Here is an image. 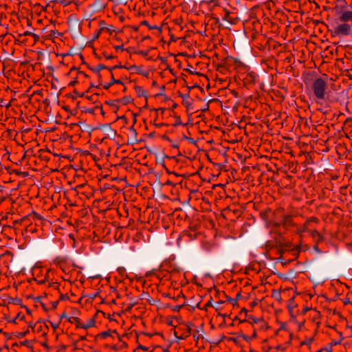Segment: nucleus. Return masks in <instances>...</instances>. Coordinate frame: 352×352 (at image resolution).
Wrapping results in <instances>:
<instances>
[{"mask_svg":"<svg viewBox=\"0 0 352 352\" xmlns=\"http://www.w3.org/2000/svg\"><path fill=\"white\" fill-rule=\"evenodd\" d=\"M191 333V328L187 325L185 327V331L181 336V339H185L188 337Z\"/></svg>","mask_w":352,"mask_h":352,"instance_id":"obj_9","label":"nucleus"},{"mask_svg":"<svg viewBox=\"0 0 352 352\" xmlns=\"http://www.w3.org/2000/svg\"><path fill=\"white\" fill-rule=\"evenodd\" d=\"M339 20L341 22L352 23V7L350 10L342 11L339 16Z\"/></svg>","mask_w":352,"mask_h":352,"instance_id":"obj_4","label":"nucleus"},{"mask_svg":"<svg viewBox=\"0 0 352 352\" xmlns=\"http://www.w3.org/2000/svg\"><path fill=\"white\" fill-rule=\"evenodd\" d=\"M95 325V320L94 319H90L87 323L82 324L80 326L81 328L84 329H87L90 327H92Z\"/></svg>","mask_w":352,"mask_h":352,"instance_id":"obj_8","label":"nucleus"},{"mask_svg":"<svg viewBox=\"0 0 352 352\" xmlns=\"http://www.w3.org/2000/svg\"><path fill=\"white\" fill-rule=\"evenodd\" d=\"M351 32V25L348 23L338 25L334 29V33L339 36H348Z\"/></svg>","mask_w":352,"mask_h":352,"instance_id":"obj_3","label":"nucleus"},{"mask_svg":"<svg viewBox=\"0 0 352 352\" xmlns=\"http://www.w3.org/2000/svg\"><path fill=\"white\" fill-rule=\"evenodd\" d=\"M131 69H135V71H136L137 72H138V73H141V72H140V68H139V67H138L133 66V67H131Z\"/></svg>","mask_w":352,"mask_h":352,"instance_id":"obj_16","label":"nucleus"},{"mask_svg":"<svg viewBox=\"0 0 352 352\" xmlns=\"http://www.w3.org/2000/svg\"><path fill=\"white\" fill-rule=\"evenodd\" d=\"M181 308V306L179 305H177V306H175L173 309V311H178Z\"/></svg>","mask_w":352,"mask_h":352,"instance_id":"obj_17","label":"nucleus"},{"mask_svg":"<svg viewBox=\"0 0 352 352\" xmlns=\"http://www.w3.org/2000/svg\"><path fill=\"white\" fill-rule=\"evenodd\" d=\"M229 14L230 13L228 11H226V16L223 18L224 21H227V17L229 16Z\"/></svg>","mask_w":352,"mask_h":352,"instance_id":"obj_19","label":"nucleus"},{"mask_svg":"<svg viewBox=\"0 0 352 352\" xmlns=\"http://www.w3.org/2000/svg\"><path fill=\"white\" fill-rule=\"evenodd\" d=\"M131 129L133 131V132L136 134L135 130L133 129V127H131Z\"/></svg>","mask_w":352,"mask_h":352,"instance_id":"obj_27","label":"nucleus"},{"mask_svg":"<svg viewBox=\"0 0 352 352\" xmlns=\"http://www.w3.org/2000/svg\"><path fill=\"white\" fill-rule=\"evenodd\" d=\"M253 321L254 322H258V319H256V318H252Z\"/></svg>","mask_w":352,"mask_h":352,"instance_id":"obj_25","label":"nucleus"},{"mask_svg":"<svg viewBox=\"0 0 352 352\" xmlns=\"http://www.w3.org/2000/svg\"><path fill=\"white\" fill-rule=\"evenodd\" d=\"M209 3H214V6L217 5V0H210Z\"/></svg>","mask_w":352,"mask_h":352,"instance_id":"obj_21","label":"nucleus"},{"mask_svg":"<svg viewBox=\"0 0 352 352\" xmlns=\"http://www.w3.org/2000/svg\"><path fill=\"white\" fill-rule=\"evenodd\" d=\"M190 142H195V140L192 138H188Z\"/></svg>","mask_w":352,"mask_h":352,"instance_id":"obj_24","label":"nucleus"},{"mask_svg":"<svg viewBox=\"0 0 352 352\" xmlns=\"http://www.w3.org/2000/svg\"><path fill=\"white\" fill-rule=\"evenodd\" d=\"M311 89L318 102L326 100L328 89L326 79L322 78L315 79L312 83Z\"/></svg>","mask_w":352,"mask_h":352,"instance_id":"obj_1","label":"nucleus"},{"mask_svg":"<svg viewBox=\"0 0 352 352\" xmlns=\"http://www.w3.org/2000/svg\"><path fill=\"white\" fill-rule=\"evenodd\" d=\"M23 36H32L34 38L35 41H37L39 38L38 35H36L34 33L29 32V31H25L23 33Z\"/></svg>","mask_w":352,"mask_h":352,"instance_id":"obj_10","label":"nucleus"},{"mask_svg":"<svg viewBox=\"0 0 352 352\" xmlns=\"http://www.w3.org/2000/svg\"><path fill=\"white\" fill-rule=\"evenodd\" d=\"M104 68H105V66H104V65L100 64V65H98L96 67V71L99 72V71H100L101 69H104Z\"/></svg>","mask_w":352,"mask_h":352,"instance_id":"obj_13","label":"nucleus"},{"mask_svg":"<svg viewBox=\"0 0 352 352\" xmlns=\"http://www.w3.org/2000/svg\"><path fill=\"white\" fill-rule=\"evenodd\" d=\"M142 24L145 25H148V22H147L146 21H144L142 23Z\"/></svg>","mask_w":352,"mask_h":352,"instance_id":"obj_22","label":"nucleus"},{"mask_svg":"<svg viewBox=\"0 0 352 352\" xmlns=\"http://www.w3.org/2000/svg\"><path fill=\"white\" fill-rule=\"evenodd\" d=\"M113 101L107 102V104H113Z\"/></svg>","mask_w":352,"mask_h":352,"instance_id":"obj_26","label":"nucleus"},{"mask_svg":"<svg viewBox=\"0 0 352 352\" xmlns=\"http://www.w3.org/2000/svg\"><path fill=\"white\" fill-rule=\"evenodd\" d=\"M118 66H114L113 68L110 69L109 70L111 71L113 69L117 68Z\"/></svg>","mask_w":352,"mask_h":352,"instance_id":"obj_31","label":"nucleus"},{"mask_svg":"<svg viewBox=\"0 0 352 352\" xmlns=\"http://www.w3.org/2000/svg\"><path fill=\"white\" fill-rule=\"evenodd\" d=\"M112 85V82L107 83L104 85L105 89H108Z\"/></svg>","mask_w":352,"mask_h":352,"instance_id":"obj_14","label":"nucleus"},{"mask_svg":"<svg viewBox=\"0 0 352 352\" xmlns=\"http://www.w3.org/2000/svg\"><path fill=\"white\" fill-rule=\"evenodd\" d=\"M272 297L277 301L278 303H281L282 302V297H281V292L280 290H272Z\"/></svg>","mask_w":352,"mask_h":352,"instance_id":"obj_7","label":"nucleus"},{"mask_svg":"<svg viewBox=\"0 0 352 352\" xmlns=\"http://www.w3.org/2000/svg\"><path fill=\"white\" fill-rule=\"evenodd\" d=\"M313 338H307L305 340L302 341L301 342V344L302 345H307V346H309L311 344L312 342H313Z\"/></svg>","mask_w":352,"mask_h":352,"instance_id":"obj_11","label":"nucleus"},{"mask_svg":"<svg viewBox=\"0 0 352 352\" xmlns=\"http://www.w3.org/2000/svg\"><path fill=\"white\" fill-rule=\"evenodd\" d=\"M111 82H112V85L113 83H117V84H122V81L120 80H116L114 79L113 76H112V78H111Z\"/></svg>","mask_w":352,"mask_h":352,"instance_id":"obj_12","label":"nucleus"},{"mask_svg":"<svg viewBox=\"0 0 352 352\" xmlns=\"http://www.w3.org/2000/svg\"><path fill=\"white\" fill-rule=\"evenodd\" d=\"M319 223V219L315 217H311L307 219L305 223L297 229V233L302 236V234L305 232H310V228L313 227V224H318Z\"/></svg>","mask_w":352,"mask_h":352,"instance_id":"obj_2","label":"nucleus"},{"mask_svg":"<svg viewBox=\"0 0 352 352\" xmlns=\"http://www.w3.org/2000/svg\"><path fill=\"white\" fill-rule=\"evenodd\" d=\"M310 235L317 243L323 241V236L316 230H310Z\"/></svg>","mask_w":352,"mask_h":352,"instance_id":"obj_6","label":"nucleus"},{"mask_svg":"<svg viewBox=\"0 0 352 352\" xmlns=\"http://www.w3.org/2000/svg\"><path fill=\"white\" fill-rule=\"evenodd\" d=\"M282 224L285 228L292 226L293 225L292 216L289 215V214L284 215L282 219Z\"/></svg>","mask_w":352,"mask_h":352,"instance_id":"obj_5","label":"nucleus"},{"mask_svg":"<svg viewBox=\"0 0 352 352\" xmlns=\"http://www.w3.org/2000/svg\"><path fill=\"white\" fill-rule=\"evenodd\" d=\"M81 340H85V336H81L80 338Z\"/></svg>","mask_w":352,"mask_h":352,"instance_id":"obj_28","label":"nucleus"},{"mask_svg":"<svg viewBox=\"0 0 352 352\" xmlns=\"http://www.w3.org/2000/svg\"><path fill=\"white\" fill-rule=\"evenodd\" d=\"M109 335V333L108 332H107V331H104V332L102 333V336L103 337H107Z\"/></svg>","mask_w":352,"mask_h":352,"instance_id":"obj_20","label":"nucleus"},{"mask_svg":"<svg viewBox=\"0 0 352 352\" xmlns=\"http://www.w3.org/2000/svg\"><path fill=\"white\" fill-rule=\"evenodd\" d=\"M114 47H115V49H116V50H123V46H122V45H116V46H115Z\"/></svg>","mask_w":352,"mask_h":352,"instance_id":"obj_15","label":"nucleus"},{"mask_svg":"<svg viewBox=\"0 0 352 352\" xmlns=\"http://www.w3.org/2000/svg\"><path fill=\"white\" fill-rule=\"evenodd\" d=\"M246 76H254V74H252V73H249L246 75Z\"/></svg>","mask_w":352,"mask_h":352,"instance_id":"obj_23","label":"nucleus"},{"mask_svg":"<svg viewBox=\"0 0 352 352\" xmlns=\"http://www.w3.org/2000/svg\"><path fill=\"white\" fill-rule=\"evenodd\" d=\"M104 57H105L107 59H111V58H113V56H112V55H106V54H104Z\"/></svg>","mask_w":352,"mask_h":352,"instance_id":"obj_18","label":"nucleus"},{"mask_svg":"<svg viewBox=\"0 0 352 352\" xmlns=\"http://www.w3.org/2000/svg\"><path fill=\"white\" fill-rule=\"evenodd\" d=\"M52 33L55 35L56 33H58L57 32H55V31H52Z\"/></svg>","mask_w":352,"mask_h":352,"instance_id":"obj_29","label":"nucleus"},{"mask_svg":"<svg viewBox=\"0 0 352 352\" xmlns=\"http://www.w3.org/2000/svg\"><path fill=\"white\" fill-rule=\"evenodd\" d=\"M141 349L146 351V347H144V346H141Z\"/></svg>","mask_w":352,"mask_h":352,"instance_id":"obj_30","label":"nucleus"}]
</instances>
